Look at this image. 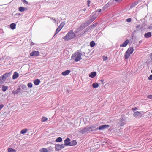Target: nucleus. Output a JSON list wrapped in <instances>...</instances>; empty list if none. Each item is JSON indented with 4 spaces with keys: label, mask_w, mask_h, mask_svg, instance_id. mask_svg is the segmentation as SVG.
Instances as JSON below:
<instances>
[{
    "label": "nucleus",
    "mask_w": 152,
    "mask_h": 152,
    "mask_svg": "<svg viewBox=\"0 0 152 152\" xmlns=\"http://www.w3.org/2000/svg\"><path fill=\"white\" fill-rule=\"evenodd\" d=\"M76 37V35L73 31L72 30L69 31L66 35L64 36L62 39L66 41H68L75 38Z\"/></svg>",
    "instance_id": "obj_1"
},
{
    "label": "nucleus",
    "mask_w": 152,
    "mask_h": 152,
    "mask_svg": "<svg viewBox=\"0 0 152 152\" xmlns=\"http://www.w3.org/2000/svg\"><path fill=\"white\" fill-rule=\"evenodd\" d=\"M83 55V53L81 52V51L79 50L75 53L74 56L72 55L71 58L72 59H74L75 62H78L82 59L81 57Z\"/></svg>",
    "instance_id": "obj_2"
},
{
    "label": "nucleus",
    "mask_w": 152,
    "mask_h": 152,
    "mask_svg": "<svg viewBox=\"0 0 152 152\" xmlns=\"http://www.w3.org/2000/svg\"><path fill=\"white\" fill-rule=\"evenodd\" d=\"M134 51L133 48H129L126 52L124 55V58L125 59H127L130 56V54H132Z\"/></svg>",
    "instance_id": "obj_3"
},
{
    "label": "nucleus",
    "mask_w": 152,
    "mask_h": 152,
    "mask_svg": "<svg viewBox=\"0 0 152 152\" xmlns=\"http://www.w3.org/2000/svg\"><path fill=\"white\" fill-rule=\"evenodd\" d=\"M86 129L87 131V133L88 132H90L91 131H97L98 130V128H96V127L93 125H92L91 126L88 127L87 126Z\"/></svg>",
    "instance_id": "obj_4"
},
{
    "label": "nucleus",
    "mask_w": 152,
    "mask_h": 152,
    "mask_svg": "<svg viewBox=\"0 0 152 152\" xmlns=\"http://www.w3.org/2000/svg\"><path fill=\"white\" fill-rule=\"evenodd\" d=\"M64 23H62L60 24V25L57 27V28L56 30L55 34L54 35V36L56 34L60 31L64 26Z\"/></svg>",
    "instance_id": "obj_5"
},
{
    "label": "nucleus",
    "mask_w": 152,
    "mask_h": 152,
    "mask_svg": "<svg viewBox=\"0 0 152 152\" xmlns=\"http://www.w3.org/2000/svg\"><path fill=\"white\" fill-rule=\"evenodd\" d=\"M64 147V145L63 144H56L55 146V150L58 151L61 150Z\"/></svg>",
    "instance_id": "obj_6"
},
{
    "label": "nucleus",
    "mask_w": 152,
    "mask_h": 152,
    "mask_svg": "<svg viewBox=\"0 0 152 152\" xmlns=\"http://www.w3.org/2000/svg\"><path fill=\"white\" fill-rule=\"evenodd\" d=\"M109 126H110L108 125H102L100 126L99 128H98V130L99 129V130H103L105 129H107Z\"/></svg>",
    "instance_id": "obj_7"
},
{
    "label": "nucleus",
    "mask_w": 152,
    "mask_h": 152,
    "mask_svg": "<svg viewBox=\"0 0 152 152\" xmlns=\"http://www.w3.org/2000/svg\"><path fill=\"white\" fill-rule=\"evenodd\" d=\"M70 138H66L64 141V146H70Z\"/></svg>",
    "instance_id": "obj_8"
},
{
    "label": "nucleus",
    "mask_w": 152,
    "mask_h": 152,
    "mask_svg": "<svg viewBox=\"0 0 152 152\" xmlns=\"http://www.w3.org/2000/svg\"><path fill=\"white\" fill-rule=\"evenodd\" d=\"M133 115L136 118H140L141 117L142 115L140 112L136 111L134 113Z\"/></svg>",
    "instance_id": "obj_9"
},
{
    "label": "nucleus",
    "mask_w": 152,
    "mask_h": 152,
    "mask_svg": "<svg viewBox=\"0 0 152 152\" xmlns=\"http://www.w3.org/2000/svg\"><path fill=\"white\" fill-rule=\"evenodd\" d=\"M30 55L31 56H37L39 55V52L38 51H33L30 53Z\"/></svg>",
    "instance_id": "obj_10"
},
{
    "label": "nucleus",
    "mask_w": 152,
    "mask_h": 152,
    "mask_svg": "<svg viewBox=\"0 0 152 152\" xmlns=\"http://www.w3.org/2000/svg\"><path fill=\"white\" fill-rule=\"evenodd\" d=\"M12 74L11 72H9V73H6L5 74H4L2 76V78L4 79V81L8 77L10 76Z\"/></svg>",
    "instance_id": "obj_11"
},
{
    "label": "nucleus",
    "mask_w": 152,
    "mask_h": 152,
    "mask_svg": "<svg viewBox=\"0 0 152 152\" xmlns=\"http://www.w3.org/2000/svg\"><path fill=\"white\" fill-rule=\"evenodd\" d=\"M119 124L120 126H123L125 124V121L124 119L123 118H121L119 120Z\"/></svg>",
    "instance_id": "obj_12"
},
{
    "label": "nucleus",
    "mask_w": 152,
    "mask_h": 152,
    "mask_svg": "<svg viewBox=\"0 0 152 152\" xmlns=\"http://www.w3.org/2000/svg\"><path fill=\"white\" fill-rule=\"evenodd\" d=\"M129 43V40L128 39L126 40L122 44L120 45V47H126L127 44Z\"/></svg>",
    "instance_id": "obj_13"
},
{
    "label": "nucleus",
    "mask_w": 152,
    "mask_h": 152,
    "mask_svg": "<svg viewBox=\"0 0 152 152\" xmlns=\"http://www.w3.org/2000/svg\"><path fill=\"white\" fill-rule=\"evenodd\" d=\"M152 34L151 32H148L145 33L144 35L145 37L146 38H150Z\"/></svg>",
    "instance_id": "obj_14"
},
{
    "label": "nucleus",
    "mask_w": 152,
    "mask_h": 152,
    "mask_svg": "<svg viewBox=\"0 0 152 152\" xmlns=\"http://www.w3.org/2000/svg\"><path fill=\"white\" fill-rule=\"evenodd\" d=\"M21 91V88L19 87H18L16 91H12V93L14 95L17 94H18Z\"/></svg>",
    "instance_id": "obj_15"
},
{
    "label": "nucleus",
    "mask_w": 152,
    "mask_h": 152,
    "mask_svg": "<svg viewBox=\"0 0 152 152\" xmlns=\"http://www.w3.org/2000/svg\"><path fill=\"white\" fill-rule=\"evenodd\" d=\"M96 75V73L95 72H91L89 74V77L91 78H94Z\"/></svg>",
    "instance_id": "obj_16"
},
{
    "label": "nucleus",
    "mask_w": 152,
    "mask_h": 152,
    "mask_svg": "<svg viewBox=\"0 0 152 152\" xmlns=\"http://www.w3.org/2000/svg\"><path fill=\"white\" fill-rule=\"evenodd\" d=\"M91 28H89V26H88V27L86 28L80 34V36H82L84 34L86 33V32H88L89 30Z\"/></svg>",
    "instance_id": "obj_17"
},
{
    "label": "nucleus",
    "mask_w": 152,
    "mask_h": 152,
    "mask_svg": "<svg viewBox=\"0 0 152 152\" xmlns=\"http://www.w3.org/2000/svg\"><path fill=\"white\" fill-rule=\"evenodd\" d=\"M19 75L16 72H15L12 76V79H15L17 78L19 76Z\"/></svg>",
    "instance_id": "obj_18"
},
{
    "label": "nucleus",
    "mask_w": 152,
    "mask_h": 152,
    "mask_svg": "<svg viewBox=\"0 0 152 152\" xmlns=\"http://www.w3.org/2000/svg\"><path fill=\"white\" fill-rule=\"evenodd\" d=\"M71 72L70 70H66L62 73V75L63 76H66L68 75Z\"/></svg>",
    "instance_id": "obj_19"
},
{
    "label": "nucleus",
    "mask_w": 152,
    "mask_h": 152,
    "mask_svg": "<svg viewBox=\"0 0 152 152\" xmlns=\"http://www.w3.org/2000/svg\"><path fill=\"white\" fill-rule=\"evenodd\" d=\"M86 129V127L84 128L83 129L79 130V132L82 134H84L86 132L87 133V131Z\"/></svg>",
    "instance_id": "obj_20"
},
{
    "label": "nucleus",
    "mask_w": 152,
    "mask_h": 152,
    "mask_svg": "<svg viewBox=\"0 0 152 152\" xmlns=\"http://www.w3.org/2000/svg\"><path fill=\"white\" fill-rule=\"evenodd\" d=\"M139 1H135L132 3L130 5V8L134 7L138 3Z\"/></svg>",
    "instance_id": "obj_21"
},
{
    "label": "nucleus",
    "mask_w": 152,
    "mask_h": 152,
    "mask_svg": "<svg viewBox=\"0 0 152 152\" xmlns=\"http://www.w3.org/2000/svg\"><path fill=\"white\" fill-rule=\"evenodd\" d=\"M20 86L22 89L23 90V91H27L28 90V88L25 85L22 84Z\"/></svg>",
    "instance_id": "obj_22"
},
{
    "label": "nucleus",
    "mask_w": 152,
    "mask_h": 152,
    "mask_svg": "<svg viewBox=\"0 0 152 152\" xmlns=\"http://www.w3.org/2000/svg\"><path fill=\"white\" fill-rule=\"evenodd\" d=\"M40 82V81L39 79L35 80L34 82V84L36 86L38 85Z\"/></svg>",
    "instance_id": "obj_23"
},
{
    "label": "nucleus",
    "mask_w": 152,
    "mask_h": 152,
    "mask_svg": "<svg viewBox=\"0 0 152 152\" xmlns=\"http://www.w3.org/2000/svg\"><path fill=\"white\" fill-rule=\"evenodd\" d=\"M70 146H75L77 144V142L76 140H74L70 142Z\"/></svg>",
    "instance_id": "obj_24"
},
{
    "label": "nucleus",
    "mask_w": 152,
    "mask_h": 152,
    "mask_svg": "<svg viewBox=\"0 0 152 152\" xmlns=\"http://www.w3.org/2000/svg\"><path fill=\"white\" fill-rule=\"evenodd\" d=\"M99 84L96 83H93L92 84V86L94 88H96L99 87Z\"/></svg>",
    "instance_id": "obj_25"
},
{
    "label": "nucleus",
    "mask_w": 152,
    "mask_h": 152,
    "mask_svg": "<svg viewBox=\"0 0 152 152\" xmlns=\"http://www.w3.org/2000/svg\"><path fill=\"white\" fill-rule=\"evenodd\" d=\"M16 24L14 23H12L10 25V27L12 29H14L16 28Z\"/></svg>",
    "instance_id": "obj_26"
},
{
    "label": "nucleus",
    "mask_w": 152,
    "mask_h": 152,
    "mask_svg": "<svg viewBox=\"0 0 152 152\" xmlns=\"http://www.w3.org/2000/svg\"><path fill=\"white\" fill-rule=\"evenodd\" d=\"M95 43L94 41H91L90 43V45L91 48H93L95 45Z\"/></svg>",
    "instance_id": "obj_27"
},
{
    "label": "nucleus",
    "mask_w": 152,
    "mask_h": 152,
    "mask_svg": "<svg viewBox=\"0 0 152 152\" xmlns=\"http://www.w3.org/2000/svg\"><path fill=\"white\" fill-rule=\"evenodd\" d=\"M8 89L7 86H3L2 87V91L4 92H5Z\"/></svg>",
    "instance_id": "obj_28"
},
{
    "label": "nucleus",
    "mask_w": 152,
    "mask_h": 152,
    "mask_svg": "<svg viewBox=\"0 0 152 152\" xmlns=\"http://www.w3.org/2000/svg\"><path fill=\"white\" fill-rule=\"evenodd\" d=\"M97 24H98V23L97 22H96V23L93 24V25L90 26H89V28H90L91 29L92 28H94L97 26Z\"/></svg>",
    "instance_id": "obj_29"
},
{
    "label": "nucleus",
    "mask_w": 152,
    "mask_h": 152,
    "mask_svg": "<svg viewBox=\"0 0 152 152\" xmlns=\"http://www.w3.org/2000/svg\"><path fill=\"white\" fill-rule=\"evenodd\" d=\"M91 23L89 21V20H88L85 21L84 23L85 25L86 26V27L88 26L89 25H90Z\"/></svg>",
    "instance_id": "obj_30"
},
{
    "label": "nucleus",
    "mask_w": 152,
    "mask_h": 152,
    "mask_svg": "<svg viewBox=\"0 0 152 152\" xmlns=\"http://www.w3.org/2000/svg\"><path fill=\"white\" fill-rule=\"evenodd\" d=\"M62 141V138H61V137H58L56 139V140H55L56 142H61Z\"/></svg>",
    "instance_id": "obj_31"
},
{
    "label": "nucleus",
    "mask_w": 152,
    "mask_h": 152,
    "mask_svg": "<svg viewBox=\"0 0 152 152\" xmlns=\"http://www.w3.org/2000/svg\"><path fill=\"white\" fill-rule=\"evenodd\" d=\"M86 27V26L85 25L84 23H83L81 25L79 28L81 30H82L84 29Z\"/></svg>",
    "instance_id": "obj_32"
},
{
    "label": "nucleus",
    "mask_w": 152,
    "mask_h": 152,
    "mask_svg": "<svg viewBox=\"0 0 152 152\" xmlns=\"http://www.w3.org/2000/svg\"><path fill=\"white\" fill-rule=\"evenodd\" d=\"M8 152H16V151L15 150L12 148H8Z\"/></svg>",
    "instance_id": "obj_33"
},
{
    "label": "nucleus",
    "mask_w": 152,
    "mask_h": 152,
    "mask_svg": "<svg viewBox=\"0 0 152 152\" xmlns=\"http://www.w3.org/2000/svg\"><path fill=\"white\" fill-rule=\"evenodd\" d=\"M48 120V118H47L45 117H42L41 118V121L42 122H44Z\"/></svg>",
    "instance_id": "obj_34"
},
{
    "label": "nucleus",
    "mask_w": 152,
    "mask_h": 152,
    "mask_svg": "<svg viewBox=\"0 0 152 152\" xmlns=\"http://www.w3.org/2000/svg\"><path fill=\"white\" fill-rule=\"evenodd\" d=\"M40 152H47L48 150L46 148H42L39 150Z\"/></svg>",
    "instance_id": "obj_35"
},
{
    "label": "nucleus",
    "mask_w": 152,
    "mask_h": 152,
    "mask_svg": "<svg viewBox=\"0 0 152 152\" xmlns=\"http://www.w3.org/2000/svg\"><path fill=\"white\" fill-rule=\"evenodd\" d=\"M27 131V129H24L21 131L20 133L22 134H24L26 133Z\"/></svg>",
    "instance_id": "obj_36"
},
{
    "label": "nucleus",
    "mask_w": 152,
    "mask_h": 152,
    "mask_svg": "<svg viewBox=\"0 0 152 152\" xmlns=\"http://www.w3.org/2000/svg\"><path fill=\"white\" fill-rule=\"evenodd\" d=\"M96 18L95 17H92L91 18H90V19L89 20L90 22L91 23Z\"/></svg>",
    "instance_id": "obj_37"
},
{
    "label": "nucleus",
    "mask_w": 152,
    "mask_h": 152,
    "mask_svg": "<svg viewBox=\"0 0 152 152\" xmlns=\"http://www.w3.org/2000/svg\"><path fill=\"white\" fill-rule=\"evenodd\" d=\"M19 10L21 12H23L24 11V7H19Z\"/></svg>",
    "instance_id": "obj_38"
},
{
    "label": "nucleus",
    "mask_w": 152,
    "mask_h": 152,
    "mask_svg": "<svg viewBox=\"0 0 152 152\" xmlns=\"http://www.w3.org/2000/svg\"><path fill=\"white\" fill-rule=\"evenodd\" d=\"M81 30L80 28L79 27L77 28L75 31V33H77L78 32L80 31Z\"/></svg>",
    "instance_id": "obj_39"
},
{
    "label": "nucleus",
    "mask_w": 152,
    "mask_h": 152,
    "mask_svg": "<svg viewBox=\"0 0 152 152\" xmlns=\"http://www.w3.org/2000/svg\"><path fill=\"white\" fill-rule=\"evenodd\" d=\"M123 0H111L110 1V2L116 1L118 3L121 2Z\"/></svg>",
    "instance_id": "obj_40"
},
{
    "label": "nucleus",
    "mask_w": 152,
    "mask_h": 152,
    "mask_svg": "<svg viewBox=\"0 0 152 152\" xmlns=\"http://www.w3.org/2000/svg\"><path fill=\"white\" fill-rule=\"evenodd\" d=\"M27 86L29 88H31L32 87L33 84L31 83H28L27 84Z\"/></svg>",
    "instance_id": "obj_41"
},
{
    "label": "nucleus",
    "mask_w": 152,
    "mask_h": 152,
    "mask_svg": "<svg viewBox=\"0 0 152 152\" xmlns=\"http://www.w3.org/2000/svg\"><path fill=\"white\" fill-rule=\"evenodd\" d=\"M2 76H1L0 77V83H1V84L3 82V80H4V78H2Z\"/></svg>",
    "instance_id": "obj_42"
},
{
    "label": "nucleus",
    "mask_w": 152,
    "mask_h": 152,
    "mask_svg": "<svg viewBox=\"0 0 152 152\" xmlns=\"http://www.w3.org/2000/svg\"><path fill=\"white\" fill-rule=\"evenodd\" d=\"M21 1H22V2L24 3L25 4H26L27 5H28V2L26 1V0H21Z\"/></svg>",
    "instance_id": "obj_43"
},
{
    "label": "nucleus",
    "mask_w": 152,
    "mask_h": 152,
    "mask_svg": "<svg viewBox=\"0 0 152 152\" xmlns=\"http://www.w3.org/2000/svg\"><path fill=\"white\" fill-rule=\"evenodd\" d=\"M148 79L149 80H152V74L150 75L148 77Z\"/></svg>",
    "instance_id": "obj_44"
},
{
    "label": "nucleus",
    "mask_w": 152,
    "mask_h": 152,
    "mask_svg": "<svg viewBox=\"0 0 152 152\" xmlns=\"http://www.w3.org/2000/svg\"><path fill=\"white\" fill-rule=\"evenodd\" d=\"M103 61H106L107 59V56H103Z\"/></svg>",
    "instance_id": "obj_45"
},
{
    "label": "nucleus",
    "mask_w": 152,
    "mask_h": 152,
    "mask_svg": "<svg viewBox=\"0 0 152 152\" xmlns=\"http://www.w3.org/2000/svg\"><path fill=\"white\" fill-rule=\"evenodd\" d=\"M147 97L148 99H150L152 100V95H148L147 96Z\"/></svg>",
    "instance_id": "obj_46"
},
{
    "label": "nucleus",
    "mask_w": 152,
    "mask_h": 152,
    "mask_svg": "<svg viewBox=\"0 0 152 152\" xmlns=\"http://www.w3.org/2000/svg\"><path fill=\"white\" fill-rule=\"evenodd\" d=\"M131 18H128L126 19V21L128 22H130L131 21Z\"/></svg>",
    "instance_id": "obj_47"
},
{
    "label": "nucleus",
    "mask_w": 152,
    "mask_h": 152,
    "mask_svg": "<svg viewBox=\"0 0 152 152\" xmlns=\"http://www.w3.org/2000/svg\"><path fill=\"white\" fill-rule=\"evenodd\" d=\"M104 79H102L99 80V81L102 83V84L103 85L104 84Z\"/></svg>",
    "instance_id": "obj_48"
},
{
    "label": "nucleus",
    "mask_w": 152,
    "mask_h": 152,
    "mask_svg": "<svg viewBox=\"0 0 152 152\" xmlns=\"http://www.w3.org/2000/svg\"><path fill=\"white\" fill-rule=\"evenodd\" d=\"M138 108L137 107L133 108L132 109V110L133 112H134L135 110H137Z\"/></svg>",
    "instance_id": "obj_49"
},
{
    "label": "nucleus",
    "mask_w": 152,
    "mask_h": 152,
    "mask_svg": "<svg viewBox=\"0 0 152 152\" xmlns=\"http://www.w3.org/2000/svg\"><path fill=\"white\" fill-rule=\"evenodd\" d=\"M101 10L100 9H99L96 10V12H101Z\"/></svg>",
    "instance_id": "obj_50"
},
{
    "label": "nucleus",
    "mask_w": 152,
    "mask_h": 152,
    "mask_svg": "<svg viewBox=\"0 0 152 152\" xmlns=\"http://www.w3.org/2000/svg\"><path fill=\"white\" fill-rule=\"evenodd\" d=\"M4 106V105L3 104H0V110L2 109Z\"/></svg>",
    "instance_id": "obj_51"
},
{
    "label": "nucleus",
    "mask_w": 152,
    "mask_h": 152,
    "mask_svg": "<svg viewBox=\"0 0 152 152\" xmlns=\"http://www.w3.org/2000/svg\"><path fill=\"white\" fill-rule=\"evenodd\" d=\"M91 1L90 0H88L87 1V4H90V3Z\"/></svg>",
    "instance_id": "obj_52"
},
{
    "label": "nucleus",
    "mask_w": 152,
    "mask_h": 152,
    "mask_svg": "<svg viewBox=\"0 0 152 152\" xmlns=\"http://www.w3.org/2000/svg\"><path fill=\"white\" fill-rule=\"evenodd\" d=\"M31 45H35V44L34 43H33V42H32L31 43Z\"/></svg>",
    "instance_id": "obj_53"
},
{
    "label": "nucleus",
    "mask_w": 152,
    "mask_h": 152,
    "mask_svg": "<svg viewBox=\"0 0 152 152\" xmlns=\"http://www.w3.org/2000/svg\"><path fill=\"white\" fill-rule=\"evenodd\" d=\"M50 148H51V149H51V150H53V148H51V147H49V148H48V149H49V150H50Z\"/></svg>",
    "instance_id": "obj_54"
},
{
    "label": "nucleus",
    "mask_w": 152,
    "mask_h": 152,
    "mask_svg": "<svg viewBox=\"0 0 152 152\" xmlns=\"http://www.w3.org/2000/svg\"><path fill=\"white\" fill-rule=\"evenodd\" d=\"M142 42V40H140L139 42V43L140 44Z\"/></svg>",
    "instance_id": "obj_55"
},
{
    "label": "nucleus",
    "mask_w": 152,
    "mask_h": 152,
    "mask_svg": "<svg viewBox=\"0 0 152 152\" xmlns=\"http://www.w3.org/2000/svg\"><path fill=\"white\" fill-rule=\"evenodd\" d=\"M24 11L27 10H28V9L27 8L24 7Z\"/></svg>",
    "instance_id": "obj_56"
},
{
    "label": "nucleus",
    "mask_w": 152,
    "mask_h": 152,
    "mask_svg": "<svg viewBox=\"0 0 152 152\" xmlns=\"http://www.w3.org/2000/svg\"><path fill=\"white\" fill-rule=\"evenodd\" d=\"M139 26H140V25H137L136 26V28H139Z\"/></svg>",
    "instance_id": "obj_57"
},
{
    "label": "nucleus",
    "mask_w": 152,
    "mask_h": 152,
    "mask_svg": "<svg viewBox=\"0 0 152 152\" xmlns=\"http://www.w3.org/2000/svg\"><path fill=\"white\" fill-rule=\"evenodd\" d=\"M86 10V8H84V9H83V11H85Z\"/></svg>",
    "instance_id": "obj_58"
},
{
    "label": "nucleus",
    "mask_w": 152,
    "mask_h": 152,
    "mask_svg": "<svg viewBox=\"0 0 152 152\" xmlns=\"http://www.w3.org/2000/svg\"><path fill=\"white\" fill-rule=\"evenodd\" d=\"M90 4H87L88 6L89 7L90 6Z\"/></svg>",
    "instance_id": "obj_59"
},
{
    "label": "nucleus",
    "mask_w": 152,
    "mask_h": 152,
    "mask_svg": "<svg viewBox=\"0 0 152 152\" xmlns=\"http://www.w3.org/2000/svg\"><path fill=\"white\" fill-rule=\"evenodd\" d=\"M1 83H0V88H1Z\"/></svg>",
    "instance_id": "obj_60"
},
{
    "label": "nucleus",
    "mask_w": 152,
    "mask_h": 152,
    "mask_svg": "<svg viewBox=\"0 0 152 152\" xmlns=\"http://www.w3.org/2000/svg\"><path fill=\"white\" fill-rule=\"evenodd\" d=\"M151 60L152 61V57L151 58Z\"/></svg>",
    "instance_id": "obj_61"
},
{
    "label": "nucleus",
    "mask_w": 152,
    "mask_h": 152,
    "mask_svg": "<svg viewBox=\"0 0 152 152\" xmlns=\"http://www.w3.org/2000/svg\"><path fill=\"white\" fill-rule=\"evenodd\" d=\"M151 72L152 73V69L151 70Z\"/></svg>",
    "instance_id": "obj_62"
},
{
    "label": "nucleus",
    "mask_w": 152,
    "mask_h": 152,
    "mask_svg": "<svg viewBox=\"0 0 152 152\" xmlns=\"http://www.w3.org/2000/svg\"><path fill=\"white\" fill-rule=\"evenodd\" d=\"M84 53V54H85V53L84 52V53Z\"/></svg>",
    "instance_id": "obj_63"
}]
</instances>
